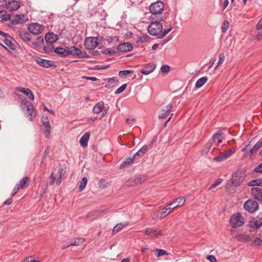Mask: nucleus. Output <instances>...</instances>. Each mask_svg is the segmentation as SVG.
Wrapping results in <instances>:
<instances>
[{
	"mask_svg": "<svg viewBox=\"0 0 262 262\" xmlns=\"http://www.w3.org/2000/svg\"><path fill=\"white\" fill-rule=\"evenodd\" d=\"M45 39L47 43L52 44L55 42L58 38V36L53 32H48L45 35Z\"/></svg>",
	"mask_w": 262,
	"mask_h": 262,
	"instance_id": "nucleus-13",
	"label": "nucleus"
},
{
	"mask_svg": "<svg viewBox=\"0 0 262 262\" xmlns=\"http://www.w3.org/2000/svg\"><path fill=\"white\" fill-rule=\"evenodd\" d=\"M249 186H261L262 187V177L260 179H254L250 181L248 183Z\"/></svg>",
	"mask_w": 262,
	"mask_h": 262,
	"instance_id": "nucleus-34",
	"label": "nucleus"
},
{
	"mask_svg": "<svg viewBox=\"0 0 262 262\" xmlns=\"http://www.w3.org/2000/svg\"><path fill=\"white\" fill-rule=\"evenodd\" d=\"M230 223L232 227L236 228L238 227L242 226L244 223V219L242 215L239 213H236L233 215L230 220Z\"/></svg>",
	"mask_w": 262,
	"mask_h": 262,
	"instance_id": "nucleus-7",
	"label": "nucleus"
},
{
	"mask_svg": "<svg viewBox=\"0 0 262 262\" xmlns=\"http://www.w3.org/2000/svg\"><path fill=\"white\" fill-rule=\"evenodd\" d=\"M27 117L30 121H33L36 116L35 110L33 108V106L31 103H30L27 106Z\"/></svg>",
	"mask_w": 262,
	"mask_h": 262,
	"instance_id": "nucleus-19",
	"label": "nucleus"
},
{
	"mask_svg": "<svg viewBox=\"0 0 262 262\" xmlns=\"http://www.w3.org/2000/svg\"><path fill=\"white\" fill-rule=\"evenodd\" d=\"M225 59V55L224 53H220L219 54V60L218 61V63L216 67L215 68V69H217L218 67H219L224 61Z\"/></svg>",
	"mask_w": 262,
	"mask_h": 262,
	"instance_id": "nucleus-57",
	"label": "nucleus"
},
{
	"mask_svg": "<svg viewBox=\"0 0 262 262\" xmlns=\"http://www.w3.org/2000/svg\"><path fill=\"white\" fill-rule=\"evenodd\" d=\"M211 146L212 143L210 141H208L206 144H205L202 149V155H206L210 151Z\"/></svg>",
	"mask_w": 262,
	"mask_h": 262,
	"instance_id": "nucleus-36",
	"label": "nucleus"
},
{
	"mask_svg": "<svg viewBox=\"0 0 262 262\" xmlns=\"http://www.w3.org/2000/svg\"><path fill=\"white\" fill-rule=\"evenodd\" d=\"M252 246H262V239L260 238H256L252 243Z\"/></svg>",
	"mask_w": 262,
	"mask_h": 262,
	"instance_id": "nucleus-54",
	"label": "nucleus"
},
{
	"mask_svg": "<svg viewBox=\"0 0 262 262\" xmlns=\"http://www.w3.org/2000/svg\"><path fill=\"white\" fill-rule=\"evenodd\" d=\"M244 209L250 213H253L259 208L258 203L252 199H249L244 204Z\"/></svg>",
	"mask_w": 262,
	"mask_h": 262,
	"instance_id": "nucleus-5",
	"label": "nucleus"
},
{
	"mask_svg": "<svg viewBox=\"0 0 262 262\" xmlns=\"http://www.w3.org/2000/svg\"><path fill=\"white\" fill-rule=\"evenodd\" d=\"M133 71L132 70H124V71H120L119 72V76L120 77H123L124 76L127 75L129 74L133 73Z\"/></svg>",
	"mask_w": 262,
	"mask_h": 262,
	"instance_id": "nucleus-51",
	"label": "nucleus"
},
{
	"mask_svg": "<svg viewBox=\"0 0 262 262\" xmlns=\"http://www.w3.org/2000/svg\"><path fill=\"white\" fill-rule=\"evenodd\" d=\"M229 26V23L228 20H226L223 21L222 24V26L221 27V30L222 33H225L228 29Z\"/></svg>",
	"mask_w": 262,
	"mask_h": 262,
	"instance_id": "nucleus-48",
	"label": "nucleus"
},
{
	"mask_svg": "<svg viewBox=\"0 0 262 262\" xmlns=\"http://www.w3.org/2000/svg\"><path fill=\"white\" fill-rule=\"evenodd\" d=\"M24 14H17L13 18L10 16V23L11 25H16L18 23L23 24L25 22L24 18L25 17Z\"/></svg>",
	"mask_w": 262,
	"mask_h": 262,
	"instance_id": "nucleus-17",
	"label": "nucleus"
},
{
	"mask_svg": "<svg viewBox=\"0 0 262 262\" xmlns=\"http://www.w3.org/2000/svg\"><path fill=\"white\" fill-rule=\"evenodd\" d=\"M186 202V200L184 196H180L176 199L174 200L172 202L173 204V203H177L178 204L176 206H178V207L183 206Z\"/></svg>",
	"mask_w": 262,
	"mask_h": 262,
	"instance_id": "nucleus-39",
	"label": "nucleus"
},
{
	"mask_svg": "<svg viewBox=\"0 0 262 262\" xmlns=\"http://www.w3.org/2000/svg\"><path fill=\"white\" fill-rule=\"evenodd\" d=\"M126 84H123L122 86L117 89L115 92V94H119L123 92L126 89Z\"/></svg>",
	"mask_w": 262,
	"mask_h": 262,
	"instance_id": "nucleus-59",
	"label": "nucleus"
},
{
	"mask_svg": "<svg viewBox=\"0 0 262 262\" xmlns=\"http://www.w3.org/2000/svg\"><path fill=\"white\" fill-rule=\"evenodd\" d=\"M104 107V103L103 101H100L95 105L93 108L94 114H99L101 112Z\"/></svg>",
	"mask_w": 262,
	"mask_h": 262,
	"instance_id": "nucleus-25",
	"label": "nucleus"
},
{
	"mask_svg": "<svg viewBox=\"0 0 262 262\" xmlns=\"http://www.w3.org/2000/svg\"><path fill=\"white\" fill-rule=\"evenodd\" d=\"M145 233L151 237H156L158 235H162V231L147 228L145 230Z\"/></svg>",
	"mask_w": 262,
	"mask_h": 262,
	"instance_id": "nucleus-18",
	"label": "nucleus"
},
{
	"mask_svg": "<svg viewBox=\"0 0 262 262\" xmlns=\"http://www.w3.org/2000/svg\"><path fill=\"white\" fill-rule=\"evenodd\" d=\"M142 181V176H138L137 177H134L131 178L128 181V183L129 185L133 186L141 183Z\"/></svg>",
	"mask_w": 262,
	"mask_h": 262,
	"instance_id": "nucleus-27",
	"label": "nucleus"
},
{
	"mask_svg": "<svg viewBox=\"0 0 262 262\" xmlns=\"http://www.w3.org/2000/svg\"><path fill=\"white\" fill-rule=\"evenodd\" d=\"M54 52L60 55V57H65L68 56L67 54L68 52L66 49L61 48V47H57L54 50Z\"/></svg>",
	"mask_w": 262,
	"mask_h": 262,
	"instance_id": "nucleus-29",
	"label": "nucleus"
},
{
	"mask_svg": "<svg viewBox=\"0 0 262 262\" xmlns=\"http://www.w3.org/2000/svg\"><path fill=\"white\" fill-rule=\"evenodd\" d=\"M16 90L25 94L31 100H34V95L29 89L16 88Z\"/></svg>",
	"mask_w": 262,
	"mask_h": 262,
	"instance_id": "nucleus-23",
	"label": "nucleus"
},
{
	"mask_svg": "<svg viewBox=\"0 0 262 262\" xmlns=\"http://www.w3.org/2000/svg\"><path fill=\"white\" fill-rule=\"evenodd\" d=\"M149 20L151 22L148 27V32L150 35L157 36L159 38L160 33L163 30V25L160 22L163 20Z\"/></svg>",
	"mask_w": 262,
	"mask_h": 262,
	"instance_id": "nucleus-3",
	"label": "nucleus"
},
{
	"mask_svg": "<svg viewBox=\"0 0 262 262\" xmlns=\"http://www.w3.org/2000/svg\"><path fill=\"white\" fill-rule=\"evenodd\" d=\"M23 262H39V260H35L32 256H29Z\"/></svg>",
	"mask_w": 262,
	"mask_h": 262,
	"instance_id": "nucleus-63",
	"label": "nucleus"
},
{
	"mask_svg": "<svg viewBox=\"0 0 262 262\" xmlns=\"http://www.w3.org/2000/svg\"><path fill=\"white\" fill-rule=\"evenodd\" d=\"M237 240L242 242H247L251 240L250 236L246 234H239L236 236Z\"/></svg>",
	"mask_w": 262,
	"mask_h": 262,
	"instance_id": "nucleus-33",
	"label": "nucleus"
},
{
	"mask_svg": "<svg viewBox=\"0 0 262 262\" xmlns=\"http://www.w3.org/2000/svg\"><path fill=\"white\" fill-rule=\"evenodd\" d=\"M101 53L103 54H108L110 55H113L117 53V51L111 50L110 48H106L102 51Z\"/></svg>",
	"mask_w": 262,
	"mask_h": 262,
	"instance_id": "nucleus-47",
	"label": "nucleus"
},
{
	"mask_svg": "<svg viewBox=\"0 0 262 262\" xmlns=\"http://www.w3.org/2000/svg\"><path fill=\"white\" fill-rule=\"evenodd\" d=\"M88 182V180L86 177H83L79 183L78 190L79 191H82L85 187Z\"/></svg>",
	"mask_w": 262,
	"mask_h": 262,
	"instance_id": "nucleus-38",
	"label": "nucleus"
},
{
	"mask_svg": "<svg viewBox=\"0 0 262 262\" xmlns=\"http://www.w3.org/2000/svg\"><path fill=\"white\" fill-rule=\"evenodd\" d=\"M172 27L171 26H170V28L164 30L163 31H161L160 33L159 38H163L172 29Z\"/></svg>",
	"mask_w": 262,
	"mask_h": 262,
	"instance_id": "nucleus-50",
	"label": "nucleus"
},
{
	"mask_svg": "<svg viewBox=\"0 0 262 262\" xmlns=\"http://www.w3.org/2000/svg\"><path fill=\"white\" fill-rule=\"evenodd\" d=\"M118 80L115 79V77L109 78L107 82L106 83L105 87L107 89H111L118 83Z\"/></svg>",
	"mask_w": 262,
	"mask_h": 262,
	"instance_id": "nucleus-28",
	"label": "nucleus"
},
{
	"mask_svg": "<svg viewBox=\"0 0 262 262\" xmlns=\"http://www.w3.org/2000/svg\"><path fill=\"white\" fill-rule=\"evenodd\" d=\"M19 188H20V187L18 185V184H16L12 191L11 194V196H14L18 192Z\"/></svg>",
	"mask_w": 262,
	"mask_h": 262,
	"instance_id": "nucleus-61",
	"label": "nucleus"
},
{
	"mask_svg": "<svg viewBox=\"0 0 262 262\" xmlns=\"http://www.w3.org/2000/svg\"><path fill=\"white\" fill-rule=\"evenodd\" d=\"M164 9L163 3L160 1H158L151 4L149 7V10L151 13L149 19L152 20H163V15L162 14Z\"/></svg>",
	"mask_w": 262,
	"mask_h": 262,
	"instance_id": "nucleus-2",
	"label": "nucleus"
},
{
	"mask_svg": "<svg viewBox=\"0 0 262 262\" xmlns=\"http://www.w3.org/2000/svg\"><path fill=\"white\" fill-rule=\"evenodd\" d=\"M262 147V138L254 145L252 148H251L248 152L244 154V157H247L249 155H252L257 152Z\"/></svg>",
	"mask_w": 262,
	"mask_h": 262,
	"instance_id": "nucleus-15",
	"label": "nucleus"
},
{
	"mask_svg": "<svg viewBox=\"0 0 262 262\" xmlns=\"http://www.w3.org/2000/svg\"><path fill=\"white\" fill-rule=\"evenodd\" d=\"M161 72L163 73H167L170 71V67L168 65H163L161 67Z\"/></svg>",
	"mask_w": 262,
	"mask_h": 262,
	"instance_id": "nucleus-60",
	"label": "nucleus"
},
{
	"mask_svg": "<svg viewBox=\"0 0 262 262\" xmlns=\"http://www.w3.org/2000/svg\"><path fill=\"white\" fill-rule=\"evenodd\" d=\"M224 138V134L221 131H218L212 137L213 142L217 145L221 143Z\"/></svg>",
	"mask_w": 262,
	"mask_h": 262,
	"instance_id": "nucleus-20",
	"label": "nucleus"
},
{
	"mask_svg": "<svg viewBox=\"0 0 262 262\" xmlns=\"http://www.w3.org/2000/svg\"><path fill=\"white\" fill-rule=\"evenodd\" d=\"M41 123H42L43 126L46 128L44 132L45 137L49 139L50 137L51 127L48 117L46 115L42 116Z\"/></svg>",
	"mask_w": 262,
	"mask_h": 262,
	"instance_id": "nucleus-9",
	"label": "nucleus"
},
{
	"mask_svg": "<svg viewBox=\"0 0 262 262\" xmlns=\"http://www.w3.org/2000/svg\"><path fill=\"white\" fill-rule=\"evenodd\" d=\"M33 59L36 63L42 67L46 68H49L50 67L56 68L57 67V66L54 63L53 61L42 59L37 56H33Z\"/></svg>",
	"mask_w": 262,
	"mask_h": 262,
	"instance_id": "nucleus-4",
	"label": "nucleus"
},
{
	"mask_svg": "<svg viewBox=\"0 0 262 262\" xmlns=\"http://www.w3.org/2000/svg\"><path fill=\"white\" fill-rule=\"evenodd\" d=\"M149 37L147 34L143 35L140 37H138V39L136 41V42L137 43L139 42H144L147 41L148 39H149Z\"/></svg>",
	"mask_w": 262,
	"mask_h": 262,
	"instance_id": "nucleus-49",
	"label": "nucleus"
},
{
	"mask_svg": "<svg viewBox=\"0 0 262 262\" xmlns=\"http://www.w3.org/2000/svg\"><path fill=\"white\" fill-rule=\"evenodd\" d=\"M156 251L158 252V253L157 254V257H159L160 256H163V255H168V253L165 250H163V249H156Z\"/></svg>",
	"mask_w": 262,
	"mask_h": 262,
	"instance_id": "nucleus-52",
	"label": "nucleus"
},
{
	"mask_svg": "<svg viewBox=\"0 0 262 262\" xmlns=\"http://www.w3.org/2000/svg\"><path fill=\"white\" fill-rule=\"evenodd\" d=\"M90 137V134L89 132L84 133L80 139L79 142L82 147H86L88 146V141Z\"/></svg>",
	"mask_w": 262,
	"mask_h": 262,
	"instance_id": "nucleus-24",
	"label": "nucleus"
},
{
	"mask_svg": "<svg viewBox=\"0 0 262 262\" xmlns=\"http://www.w3.org/2000/svg\"><path fill=\"white\" fill-rule=\"evenodd\" d=\"M125 226L124 225H123L121 223H119L117 225H116L113 228L112 232L113 234H115L120 231H121L123 227Z\"/></svg>",
	"mask_w": 262,
	"mask_h": 262,
	"instance_id": "nucleus-46",
	"label": "nucleus"
},
{
	"mask_svg": "<svg viewBox=\"0 0 262 262\" xmlns=\"http://www.w3.org/2000/svg\"><path fill=\"white\" fill-rule=\"evenodd\" d=\"M166 208H163L161 209H160L158 212V215L157 216H159L161 218H162L163 217H165L167 215H168L169 213L167 211Z\"/></svg>",
	"mask_w": 262,
	"mask_h": 262,
	"instance_id": "nucleus-43",
	"label": "nucleus"
},
{
	"mask_svg": "<svg viewBox=\"0 0 262 262\" xmlns=\"http://www.w3.org/2000/svg\"><path fill=\"white\" fill-rule=\"evenodd\" d=\"M256 228H259L262 225V218L257 217V219L254 222Z\"/></svg>",
	"mask_w": 262,
	"mask_h": 262,
	"instance_id": "nucleus-56",
	"label": "nucleus"
},
{
	"mask_svg": "<svg viewBox=\"0 0 262 262\" xmlns=\"http://www.w3.org/2000/svg\"><path fill=\"white\" fill-rule=\"evenodd\" d=\"M44 41L43 37L42 36H39L36 40L33 42L32 45L34 47H41Z\"/></svg>",
	"mask_w": 262,
	"mask_h": 262,
	"instance_id": "nucleus-41",
	"label": "nucleus"
},
{
	"mask_svg": "<svg viewBox=\"0 0 262 262\" xmlns=\"http://www.w3.org/2000/svg\"><path fill=\"white\" fill-rule=\"evenodd\" d=\"M172 108V104L170 103L167 105H166V108L165 109H162L160 114L158 116V118L160 119H163L166 117L168 114L169 112Z\"/></svg>",
	"mask_w": 262,
	"mask_h": 262,
	"instance_id": "nucleus-22",
	"label": "nucleus"
},
{
	"mask_svg": "<svg viewBox=\"0 0 262 262\" xmlns=\"http://www.w3.org/2000/svg\"><path fill=\"white\" fill-rule=\"evenodd\" d=\"M233 153L234 151H233L232 150L224 151L221 152L222 156L223 157L224 160L230 157Z\"/></svg>",
	"mask_w": 262,
	"mask_h": 262,
	"instance_id": "nucleus-45",
	"label": "nucleus"
},
{
	"mask_svg": "<svg viewBox=\"0 0 262 262\" xmlns=\"http://www.w3.org/2000/svg\"><path fill=\"white\" fill-rule=\"evenodd\" d=\"M28 30L30 33L34 35H38L40 34L43 28L42 26L38 23H33L29 25Z\"/></svg>",
	"mask_w": 262,
	"mask_h": 262,
	"instance_id": "nucleus-10",
	"label": "nucleus"
},
{
	"mask_svg": "<svg viewBox=\"0 0 262 262\" xmlns=\"http://www.w3.org/2000/svg\"><path fill=\"white\" fill-rule=\"evenodd\" d=\"M85 241V238H76L75 239L74 242L70 244V246H79Z\"/></svg>",
	"mask_w": 262,
	"mask_h": 262,
	"instance_id": "nucleus-44",
	"label": "nucleus"
},
{
	"mask_svg": "<svg viewBox=\"0 0 262 262\" xmlns=\"http://www.w3.org/2000/svg\"><path fill=\"white\" fill-rule=\"evenodd\" d=\"M172 205L173 204L172 203V202H171L164 207L165 208L167 209L166 210L169 213H170L175 208H178V206H174L173 207H171V206H172Z\"/></svg>",
	"mask_w": 262,
	"mask_h": 262,
	"instance_id": "nucleus-58",
	"label": "nucleus"
},
{
	"mask_svg": "<svg viewBox=\"0 0 262 262\" xmlns=\"http://www.w3.org/2000/svg\"><path fill=\"white\" fill-rule=\"evenodd\" d=\"M208 78L207 77H203L199 79L195 84V86L196 88H200L202 87L204 84L207 81Z\"/></svg>",
	"mask_w": 262,
	"mask_h": 262,
	"instance_id": "nucleus-37",
	"label": "nucleus"
},
{
	"mask_svg": "<svg viewBox=\"0 0 262 262\" xmlns=\"http://www.w3.org/2000/svg\"><path fill=\"white\" fill-rule=\"evenodd\" d=\"M53 49H54V46L52 45H51L50 43V45H48L46 46L43 47V50H44L45 52L47 53L52 52Z\"/></svg>",
	"mask_w": 262,
	"mask_h": 262,
	"instance_id": "nucleus-53",
	"label": "nucleus"
},
{
	"mask_svg": "<svg viewBox=\"0 0 262 262\" xmlns=\"http://www.w3.org/2000/svg\"><path fill=\"white\" fill-rule=\"evenodd\" d=\"M19 36L21 39L25 42L29 41L31 39L30 34L26 31L19 32Z\"/></svg>",
	"mask_w": 262,
	"mask_h": 262,
	"instance_id": "nucleus-32",
	"label": "nucleus"
},
{
	"mask_svg": "<svg viewBox=\"0 0 262 262\" xmlns=\"http://www.w3.org/2000/svg\"><path fill=\"white\" fill-rule=\"evenodd\" d=\"M66 49L68 52V56L70 55L76 56L80 53V49L75 46L67 47Z\"/></svg>",
	"mask_w": 262,
	"mask_h": 262,
	"instance_id": "nucleus-21",
	"label": "nucleus"
},
{
	"mask_svg": "<svg viewBox=\"0 0 262 262\" xmlns=\"http://www.w3.org/2000/svg\"><path fill=\"white\" fill-rule=\"evenodd\" d=\"M253 171L256 173H262V163L257 165L254 169Z\"/></svg>",
	"mask_w": 262,
	"mask_h": 262,
	"instance_id": "nucleus-62",
	"label": "nucleus"
},
{
	"mask_svg": "<svg viewBox=\"0 0 262 262\" xmlns=\"http://www.w3.org/2000/svg\"><path fill=\"white\" fill-rule=\"evenodd\" d=\"M247 176V170L244 168L237 169L232 174L225 185L226 191L230 193L235 192L236 188L244 182Z\"/></svg>",
	"mask_w": 262,
	"mask_h": 262,
	"instance_id": "nucleus-1",
	"label": "nucleus"
},
{
	"mask_svg": "<svg viewBox=\"0 0 262 262\" xmlns=\"http://www.w3.org/2000/svg\"><path fill=\"white\" fill-rule=\"evenodd\" d=\"M156 68V65L154 63H148L144 66V68L140 70V72L144 75H148L151 73Z\"/></svg>",
	"mask_w": 262,
	"mask_h": 262,
	"instance_id": "nucleus-14",
	"label": "nucleus"
},
{
	"mask_svg": "<svg viewBox=\"0 0 262 262\" xmlns=\"http://www.w3.org/2000/svg\"><path fill=\"white\" fill-rule=\"evenodd\" d=\"M251 195L254 199L262 201V189L259 187H253L251 189Z\"/></svg>",
	"mask_w": 262,
	"mask_h": 262,
	"instance_id": "nucleus-11",
	"label": "nucleus"
},
{
	"mask_svg": "<svg viewBox=\"0 0 262 262\" xmlns=\"http://www.w3.org/2000/svg\"><path fill=\"white\" fill-rule=\"evenodd\" d=\"M0 18L2 21L10 20V14H8L5 10L0 11Z\"/></svg>",
	"mask_w": 262,
	"mask_h": 262,
	"instance_id": "nucleus-40",
	"label": "nucleus"
},
{
	"mask_svg": "<svg viewBox=\"0 0 262 262\" xmlns=\"http://www.w3.org/2000/svg\"><path fill=\"white\" fill-rule=\"evenodd\" d=\"M30 182V179L28 177H24L19 182L18 185L21 189L26 188Z\"/></svg>",
	"mask_w": 262,
	"mask_h": 262,
	"instance_id": "nucleus-31",
	"label": "nucleus"
},
{
	"mask_svg": "<svg viewBox=\"0 0 262 262\" xmlns=\"http://www.w3.org/2000/svg\"><path fill=\"white\" fill-rule=\"evenodd\" d=\"M0 39L3 40L10 49L12 50H15L16 49L17 43L14 38L9 34L5 33V35L1 37Z\"/></svg>",
	"mask_w": 262,
	"mask_h": 262,
	"instance_id": "nucleus-6",
	"label": "nucleus"
},
{
	"mask_svg": "<svg viewBox=\"0 0 262 262\" xmlns=\"http://www.w3.org/2000/svg\"><path fill=\"white\" fill-rule=\"evenodd\" d=\"M100 215V212L98 211L92 212L88 214L86 219L89 221H92L96 219Z\"/></svg>",
	"mask_w": 262,
	"mask_h": 262,
	"instance_id": "nucleus-35",
	"label": "nucleus"
},
{
	"mask_svg": "<svg viewBox=\"0 0 262 262\" xmlns=\"http://www.w3.org/2000/svg\"><path fill=\"white\" fill-rule=\"evenodd\" d=\"M136 158L134 155L132 157H129L126 158V159L123 161L120 165V169L125 168L127 165H129L131 163L133 162V161L135 160Z\"/></svg>",
	"mask_w": 262,
	"mask_h": 262,
	"instance_id": "nucleus-30",
	"label": "nucleus"
},
{
	"mask_svg": "<svg viewBox=\"0 0 262 262\" xmlns=\"http://www.w3.org/2000/svg\"><path fill=\"white\" fill-rule=\"evenodd\" d=\"M98 45V38L97 37H88L84 40V45L88 49L94 50Z\"/></svg>",
	"mask_w": 262,
	"mask_h": 262,
	"instance_id": "nucleus-8",
	"label": "nucleus"
},
{
	"mask_svg": "<svg viewBox=\"0 0 262 262\" xmlns=\"http://www.w3.org/2000/svg\"><path fill=\"white\" fill-rule=\"evenodd\" d=\"M148 149V146L144 145L134 155V156L136 158L142 157L146 152Z\"/></svg>",
	"mask_w": 262,
	"mask_h": 262,
	"instance_id": "nucleus-26",
	"label": "nucleus"
},
{
	"mask_svg": "<svg viewBox=\"0 0 262 262\" xmlns=\"http://www.w3.org/2000/svg\"><path fill=\"white\" fill-rule=\"evenodd\" d=\"M20 7V3L17 1L12 0L8 1L7 9L11 11H15Z\"/></svg>",
	"mask_w": 262,
	"mask_h": 262,
	"instance_id": "nucleus-12",
	"label": "nucleus"
},
{
	"mask_svg": "<svg viewBox=\"0 0 262 262\" xmlns=\"http://www.w3.org/2000/svg\"><path fill=\"white\" fill-rule=\"evenodd\" d=\"M133 45L130 42H124L118 46V51L124 52L130 51L133 49Z\"/></svg>",
	"mask_w": 262,
	"mask_h": 262,
	"instance_id": "nucleus-16",
	"label": "nucleus"
},
{
	"mask_svg": "<svg viewBox=\"0 0 262 262\" xmlns=\"http://www.w3.org/2000/svg\"><path fill=\"white\" fill-rule=\"evenodd\" d=\"M256 38L258 40H259L262 38V29L261 30H257Z\"/></svg>",
	"mask_w": 262,
	"mask_h": 262,
	"instance_id": "nucleus-64",
	"label": "nucleus"
},
{
	"mask_svg": "<svg viewBox=\"0 0 262 262\" xmlns=\"http://www.w3.org/2000/svg\"><path fill=\"white\" fill-rule=\"evenodd\" d=\"M222 181H223L222 179H221V178L217 179L211 184V185L210 186V187L209 188V189H212V188L215 187L216 186H218L222 183Z\"/></svg>",
	"mask_w": 262,
	"mask_h": 262,
	"instance_id": "nucleus-55",
	"label": "nucleus"
},
{
	"mask_svg": "<svg viewBox=\"0 0 262 262\" xmlns=\"http://www.w3.org/2000/svg\"><path fill=\"white\" fill-rule=\"evenodd\" d=\"M64 173H65V172H63V169H62V168L59 167L58 170V174H59V176H58V177L57 178V181H56L57 185H59L61 184V183L62 182V180H61L62 176V175H63L64 174Z\"/></svg>",
	"mask_w": 262,
	"mask_h": 262,
	"instance_id": "nucleus-42",
	"label": "nucleus"
}]
</instances>
